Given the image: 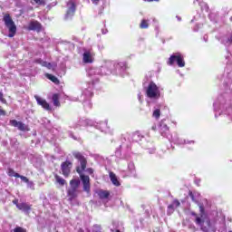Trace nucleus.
I'll return each mask as SVG.
<instances>
[{"label":"nucleus","mask_w":232,"mask_h":232,"mask_svg":"<svg viewBox=\"0 0 232 232\" xmlns=\"http://www.w3.org/2000/svg\"><path fill=\"white\" fill-rule=\"evenodd\" d=\"M198 208L199 216L192 212L193 217H195L197 226H199L200 229L204 232L217 231V223L209 220L208 214L204 210V206H202V204H198Z\"/></svg>","instance_id":"1"},{"label":"nucleus","mask_w":232,"mask_h":232,"mask_svg":"<svg viewBox=\"0 0 232 232\" xmlns=\"http://www.w3.org/2000/svg\"><path fill=\"white\" fill-rule=\"evenodd\" d=\"M72 155L80 162V166L77 167L76 171L80 175V179L83 184V191L90 193V176L82 174V171L86 170V158H84L81 152H73Z\"/></svg>","instance_id":"2"},{"label":"nucleus","mask_w":232,"mask_h":232,"mask_svg":"<svg viewBox=\"0 0 232 232\" xmlns=\"http://www.w3.org/2000/svg\"><path fill=\"white\" fill-rule=\"evenodd\" d=\"M82 126H93L96 130H100V131H102L103 133H108V131H110L107 121L97 122L90 119H81L73 123L71 128H72V130H77L78 128H82Z\"/></svg>","instance_id":"3"},{"label":"nucleus","mask_w":232,"mask_h":232,"mask_svg":"<svg viewBox=\"0 0 232 232\" xmlns=\"http://www.w3.org/2000/svg\"><path fill=\"white\" fill-rule=\"evenodd\" d=\"M145 95L147 99L155 102L160 99V92H162V88L157 85L154 82H150L147 87H144Z\"/></svg>","instance_id":"4"},{"label":"nucleus","mask_w":232,"mask_h":232,"mask_svg":"<svg viewBox=\"0 0 232 232\" xmlns=\"http://www.w3.org/2000/svg\"><path fill=\"white\" fill-rule=\"evenodd\" d=\"M167 64H169V66H173L174 64H177L179 68H184V66H186V62L184 61V54L180 53H172L169 58Z\"/></svg>","instance_id":"5"},{"label":"nucleus","mask_w":232,"mask_h":232,"mask_svg":"<svg viewBox=\"0 0 232 232\" xmlns=\"http://www.w3.org/2000/svg\"><path fill=\"white\" fill-rule=\"evenodd\" d=\"M4 23L9 32L8 37H14L15 34H17V26L10 14L4 15Z\"/></svg>","instance_id":"6"},{"label":"nucleus","mask_w":232,"mask_h":232,"mask_svg":"<svg viewBox=\"0 0 232 232\" xmlns=\"http://www.w3.org/2000/svg\"><path fill=\"white\" fill-rule=\"evenodd\" d=\"M113 68H115V62L105 61L99 68L101 75H113Z\"/></svg>","instance_id":"7"},{"label":"nucleus","mask_w":232,"mask_h":232,"mask_svg":"<svg viewBox=\"0 0 232 232\" xmlns=\"http://www.w3.org/2000/svg\"><path fill=\"white\" fill-rule=\"evenodd\" d=\"M115 66L112 68L113 75H120L124 77L126 75V70H128V64L125 62H114Z\"/></svg>","instance_id":"8"},{"label":"nucleus","mask_w":232,"mask_h":232,"mask_svg":"<svg viewBox=\"0 0 232 232\" xmlns=\"http://www.w3.org/2000/svg\"><path fill=\"white\" fill-rule=\"evenodd\" d=\"M93 95V92H92V88L89 87L88 89H83L82 92V97H83V107L85 110H90L92 108V102H90V98Z\"/></svg>","instance_id":"9"},{"label":"nucleus","mask_w":232,"mask_h":232,"mask_svg":"<svg viewBox=\"0 0 232 232\" xmlns=\"http://www.w3.org/2000/svg\"><path fill=\"white\" fill-rule=\"evenodd\" d=\"M101 71L99 68H89L87 69V77H89L92 84L99 82V77H101Z\"/></svg>","instance_id":"10"},{"label":"nucleus","mask_w":232,"mask_h":232,"mask_svg":"<svg viewBox=\"0 0 232 232\" xmlns=\"http://www.w3.org/2000/svg\"><path fill=\"white\" fill-rule=\"evenodd\" d=\"M72 167H73V163H72V161L70 160H65L61 164L62 175H63L65 179H67V177H70Z\"/></svg>","instance_id":"11"},{"label":"nucleus","mask_w":232,"mask_h":232,"mask_svg":"<svg viewBox=\"0 0 232 232\" xmlns=\"http://www.w3.org/2000/svg\"><path fill=\"white\" fill-rule=\"evenodd\" d=\"M75 14V2L73 0H70L67 3V12L65 14V19H72Z\"/></svg>","instance_id":"12"},{"label":"nucleus","mask_w":232,"mask_h":232,"mask_svg":"<svg viewBox=\"0 0 232 232\" xmlns=\"http://www.w3.org/2000/svg\"><path fill=\"white\" fill-rule=\"evenodd\" d=\"M9 124L11 126H14V128H17L20 131H30V128L28 125L23 123L22 121H17L16 120H11L9 121Z\"/></svg>","instance_id":"13"},{"label":"nucleus","mask_w":232,"mask_h":232,"mask_svg":"<svg viewBox=\"0 0 232 232\" xmlns=\"http://www.w3.org/2000/svg\"><path fill=\"white\" fill-rule=\"evenodd\" d=\"M171 141L174 142V144H178L179 146H182L184 144L193 146V144H195V140H183L177 135L171 138Z\"/></svg>","instance_id":"14"},{"label":"nucleus","mask_w":232,"mask_h":232,"mask_svg":"<svg viewBox=\"0 0 232 232\" xmlns=\"http://www.w3.org/2000/svg\"><path fill=\"white\" fill-rule=\"evenodd\" d=\"M34 99L39 106H42L44 110H46L47 111H52V107L50 106V103L46 102V100L39 97L38 95H34Z\"/></svg>","instance_id":"15"},{"label":"nucleus","mask_w":232,"mask_h":232,"mask_svg":"<svg viewBox=\"0 0 232 232\" xmlns=\"http://www.w3.org/2000/svg\"><path fill=\"white\" fill-rule=\"evenodd\" d=\"M218 41L221 43V44H224V46H231L232 44V32L227 33V34H224L219 37Z\"/></svg>","instance_id":"16"},{"label":"nucleus","mask_w":232,"mask_h":232,"mask_svg":"<svg viewBox=\"0 0 232 232\" xmlns=\"http://www.w3.org/2000/svg\"><path fill=\"white\" fill-rule=\"evenodd\" d=\"M225 105H226V99L223 96H219L214 102V111H218L219 110H223Z\"/></svg>","instance_id":"17"},{"label":"nucleus","mask_w":232,"mask_h":232,"mask_svg":"<svg viewBox=\"0 0 232 232\" xmlns=\"http://www.w3.org/2000/svg\"><path fill=\"white\" fill-rule=\"evenodd\" d=\"M159 131L162 137H168V135H169V127H168L164 121L160 122Z\"/></svg>","instance_id":"18"},{"label":"nucleus","mask_w":232,"mask_h":232,"mask_svg":"<svg viewBox=\"0 0 232 232\" xmlns=\"http://www.w3.org/2000/svg\"><path fill=\"white\" fill-rule=\"evenodd\" d=\"M17 209L23 211L25 215H28L30 211H32V205L26 202H22L20 205H17Z\"/></svg>","instance_id":"19"},{"label":"nucleus","mask_w":232,"mask_h":232,"mask_svg":"<svg viewBox=\"0 0 232 232\" xmlns=\"http://www.w3.org/2000/svg\"><path fill=\"white\" fill-rule=\"evenodd\" d=\"M83 63L86 64L93 63V53L92 51H85L83 53Z\"/></svg>","instance_id":"20"},{"label":"nucleus","mask_w":232,"mask_h":232,"mask_svg":"<svg viewBox=\"0 0 232 232\" xmlns=\"http://www.w3.org/2000/svg\"><path fill=\"white\" fill-rule=\"evenodd\" d=\"M27 30L39 32V30H41V24L37 21H33L29 24Z\"/></svg>","instance_id":"21"},{"label":"nucleus","mask_w":232,"mask_h":232,"mask_svg":"<svg viewBox=\"0 0 232 232\" xmlns=\"http://www.w3.org/2000/svg\"><path fill=\"white\" fill-rule=\"evenodd\" d=\"M77 195H79V189H76V188L68 189V197H69L70 202H72L73 198H77Z\"/></svg>","instance_id":"22"},{"label":"nucleus","mask_w":232,"mask_h":232,"mask_svg":"<svg viewBox=\"0 0 232 232\" xmlns=\"http://www.w3.org/2000/svg\"><path fill=\"white\" fill-rule=\"evenodd\" d=\"M35 63H37V64H41V66H44V68H47L48 70H53V65L51 63L44 62L41 59L35 60Z\"/></svg>","instance_id":"23"},{"label":"nucleus","mask_w":232,"mask_h":232,"mask_svg":"<svg viewBox=\"0 0 232 232\" xmlns=\"http://www.w3.org/2000/svg\"><path fill=\"white\" fill-rule=\"evenodd\" d=\"M110 179H111V182H112V184L114 186H121V181H119V179H117V176L115 175V173L113 172H110Z\"/></svg>","instance_id":"24"},{"label":"nucleus","mask_w":232,"mask_h":232,"mask_svg":"<svg viewBox=\"0 0 232 232\" xmlns=\"http://www.w3.org/2000/svg\"><path fill=\"white\" fill-rule=\"evenodd\" d=\"M81 185V180L79 179H72L70 181V189H79V186Z\"/></svg>","instance_id":"25"},{"label":"nucleus","mask_w":232,"mask_h":232,"mask_svg":"<svg viewBox=\"0 0 232 232\" xmlns=\"http://www.w3.org/2000/svg\"><path fill=\"white\" fill-rule=\"evenodd\" d=\"M98 195L102 200H108L110 198V192L106 190H100Z\"/></svg>","instance_id":"26"},{"label":"nucleus","mask_w":232,"mask_h":232,"mask_svg":"<svg viewBox=\"0 0 232 232\" xmlns=\"http://www.w3.org/2000/svg\"><path fill=\"white\" fill-rule=\"evenodd\" d=\"M60 96L59 93H54L52 96V101L53 102V106H61V102H59Z\"/></svg>","instance_id":"27"},{"label":"nucleus","mask_w":232,"mask_h":232,"mask_svg":"<svg viewBox=\"0 0 232 232\" xmlns=\"http://www.w3.org/2000/svg\"><path fill=\"white\" fill-rule=\"evenodd\" d=\"M180 206V202L177 199H175L171 205H169L168 210L169 211H173L175 208H179Z\"/></svg>","instance_id":"28"},{"label":"nucleus","mask_w":232,"mask_h":232,"mask_svg":"<svg viewBox=\"0 0 232 232\" xmlns=\"http://www.w3.org/2000/svg\"><path fill=\"white\" fill-rule=\"evenodd\" d=\"M54 179L60 186H64V184H66V180L59 175H54Z\"/></svg>","instance_id":"29"},{"label":"nucleus","mask_w":232,"mask_h":232,"mask_svg":"<svg viewBox=\"0 0 232 232\" xmlns=\"http://www.w3.org/2000/svg\"><path fill=\"white\" fill-rule=\"evenodd\" d=\"M128 173H127V177H130L131 175V173H133V171H135V164L133 162H129L128 164Z\"/></svg>","instance_id":"30"},{"label":"nucleus","mask_w":232,"mask_h":232,"mask_svg":"<svg viewBox=\"0 0 232 232\" xmlns=\"http://www.w3.org/2000/svg\"><path fill=\"white\" fill-rule=\"evenodd\" d=\"M45 76L47 77V79H49V81L54 82V84H59V79H57V77H55L54 75L46 73Z\"/></svg>","instance_id":"31"},{"label":"nucleus","mask_w":232,"mask_h":232,"mask_svg":"<svg viewBox=\"0 0 232 232\" xmlns=\"http://www.w3.org/2000/svg\"><path fill=\"white\" fill-rule=\"evenodd\" d=\"M189 197L192 198L193 202L198 204V197H200V194H193L192 192H190Z\"/></svg>","instance_id":"32"},{"label":"nucleus","mask_w":232,"mask_h":232,"mask_svg":"<svg viewBox=\"0 0 232 232\" xmlns=\"http://www.w3.org/2000/svg\"><path fill=\"white\" fill-rule=\"evenodd\" d=\"M8 175L9 177H15L16 179H18V177H21L19 173H16L15 171H14V169H11L8 170Z\"/></svg>","instance_id":"33"},{"label":"nucleus","mask_w":232,"mask_h":232,"mask_svg":"<svg viewBox=\"0 0 232 232\" xmlns=\"http://www.w3.org/2000/svg\"><path fill=\"white\" fill-rule=\"evenodd\" d=\"M152 117H154V119H159V117H160V110L155 109Z\"/></svg>","instance_id":"34"},{"label":"nucleus","mask_w":232,"mask_h":232,"mask_svg":"<svg viewBox=\"0 0 232 232\" xmlns=\"http://www.w3.org/2000/svg\"><path fill=\"white\" fill-rule=\"evenodd\" d=\"M26 184H27V188H29V189H35V184H34V181H30V179H29Z\"/></svg>","instance_id":"35"},{"label":"nucleus","mask_w":232,"mask_h":232,"mask_svg":"<svg viewBox=\"0 0 232 232\" xmlns=\"http://www.w3.org/2000/svg\"><path fill=\"white\" fill-rule=\"evenodd\" d=\"M199 6L201 7V10H206L208 11V4L204 3V2H199Z\"/></svg>","instance_id":"36"},{"label":"nucleus","mask_w":232,"mask_h":232,"mask_svg":"<svg viewBox=\"0 0 232 232\" xmlns=\"http://www.w3.org/2000/svg\"><path fill=\"white\" fill-rule=\"evenodd\" d=\"M149 24H148V20H142L141 24H140V28H148Z\"/></svg>","instance_id":"37"},{"label":"nucleus","mask_w":232,"mask_h":232,"mask_svg":"<svg viewBox=\"0 0 232 232\" xmlns=\"http://www.w3.org/2000/svg\"><path fill=\"white\" fill-rule=\"evenodd\" d=\"M14 232H26V230L21 227H17L14 229Z\"/></svg>","instance_id":"38"},{"label":"nucleus","mask_w":232,"mask_h":232,"mask_svg":"<svg viewBox=\"0 0 232 232\" xmlns=\"http://www.w3.org/2000/svg\"><path fill=\"white\" fill-rule=\"evenodd\" d=\"M69 136L73 139V140H79V138L75 135H73V133L72 131H69Z\"/></svg>","instance_id":"39"},{"label":"nucleus","mask_w":232,"mask_h":232,"mask_svg":"<svg viewBox=\"0 0 232 232\" xmlns=\"http://www.w3.org/2000/svg\"><path fill=\"white\" fill-rule=\"evenodd\" d=\"M18 179H21V180L23 181V182H25V184L28 182V178H26V177H24V176H21L20 175V177H18Z\"/></svg>","instance_id":"40"},{"label":"nucleus","mask_w":232,"mask_h":232,"mask_svg":"<svg viewBox=\"0 0 232 232\" xmlns=\"http://www.w3.org/2000/svg\"><path fill=\"white\" fill-rule=\"evenodd\" d=\"M87 173H89V175H93V169L89 168L86 169Z\"/></svg>","instance_id":"41"},{"label":"nucleus","mask_w":232,"mask_h":232,"mask_svg":"<svg viewBox=\"0 0 232 232\" xmlns=\"http://www.w3.org/2000/svg\"><path fill=\"white\" fill-rule=\"evenodd\" d=\"M13 204H14V206H16V208H17V206H20L21 203H19L18 199H14Z\"/></svg>","instance_id":"42"},{"label":"nucleus","mask_w":232,"mask_h":232,"mask_svg":"<svg viewBox=\"0 0 232 232\" xmlns=\"http://www.w3.org/2000/svg\"><path fill=\"white\" fill-rule=\"evenodd\" d=\"M0 101L1 102H6V100L3 98V92H0Z\"/></svg>","instance_id":"43"},{"label":"nucleus","mask_w":232,"mask_h":232,"mask_svg":"<svg viewBox=\"0 0 232 232\" xmlns=\"http://www.w3.org/2000/svg\"><path fill=\"white\" fill-rule=\"evenodd\" d=\"M92 5H99V1L101 0H91Z\"/></svg>","instance_id":"44"},{"label":"nucleus","mask_w":232,"mask_h":232,"mask_svg":"<svg viewBox=\"0 0 232 232\" xmlns=\"http://www.w3.org/2000/svg\"><path fill=\"white\" fill-rule=\"evenodd\" d=\"M138 99L140 102H142V95L140 93L138 94Z\"/></svg>","instance_id":"45"},{"label":"nucleus","mask_w":232,"mask_h":232,"mask_svg":"<svg viewBox=\"0 0 232 232\" xmlns=\"http://www.w3.org/2000/svg\"><path fill=\"white\" fill-rule=\"evenodd\" d=\"M102 33L103 34H108V29H102Z\"/></svg>","instance_id":"46"},{"label":"nucleus","mask_w":232,"mask_h":232,"mask_svg":"<svg viewBox=\"0 0 232 232\" xmlns=\"http://www.w3.org/2000/svg\"><path fill=\"white\" fill-rule=\"evenodd\" d=\"M194 32H198V25H196V26L194 27Z\"/></svg>","instance_id":"47"},{"label":"nucleus","mask_w":232,"mask_h":232,"mask_svg":"<svg viewBox=\"0 0 232 232\" xmlns=\"http://www.w3.org/2000/svg\"><path fill=\"white\" fill-rule=\"evenodd\" d=\"M137 137H139V133L133 135V139H137Z\"/></svg>","instance_id":"48"},{"label":"nucleus","mask_w":232,"mask_h":232,"mask_svg":"<svg viewBox=\"0 0 232 232\" xmlns=\"http://www.w3.org/2000/svg\"><path fill=\"white\" fill-rule=\"evenodd\" d=\"M178 21H182V18H180V16H176Z\"/></svg>","instance_id":"49"},{"label":"nucleus","mask_w":232,"mask_h":232,"mask_svg":"<svg viewBox=\"0 0 232 232\" xmlns=\"http://www.w3.org/2000/svg\"><path fill=\"white\" fill-rule=\"evenodd\" d=\"M115 153H116L117 156L121 155V152L119 150H116Z\"/></svg>","instance_id":"50"},{"label":"nucleus","mask_w":232,"mask_h":232,"mask_svg":"<svg viewBox=\"0 0 232 232\" xmlns=\"http://www.w3.org/2000/svg\"><path fill=\"white\" fill-rule=\"evenodd\" d=\"M200 183V180H196V184L198 186V184Z\"/></svg>","instance_id":"51"},{"label":"nucleus","mask_w":232,"mask_h":232,"mask_svg":"<svg viewBox=\"0 0 232 232\" xmlns=\"http://www.w3.org/2000/svg\"><path fill=\"white\" fill-rule=\"evenodd\" d=\"M144 1L151 2V1H159V0H144Z\"/></svg>","instance_id":"52"},{"label":"nucleus","mask_w":232,"mask_h":232,"mask_svg":"<svg viewBox=\"0 0 232 232\" xmlns=\"http://www.w3.org/2000/svg\"><path fill=\"white\" fill-rule=\"evenodd\" d=\"M206 42H208V36H204Z\"/></svg>","instance_id":"53"},{"label":"nucleus","mask_w":232,"mask_h":232,"mask_svg":"<svg viewBox=\"0 0 232 232\" xmlns=\"http://www.w3.org/2000/svg\"><path fill=\"white\" fill-rule=\"evenodd\" d=\"M34 3H39L41 0H34Z\"/></svg>","instance_id":"54"},{"label":"nucleus","mask_w":232,"mask_h":232,"mask_svg":"<svg viewBox=\"0 0 232 232\" xmlns=\"http://www.w3.org/2000/svg\"><path fill=\"white\" fill-rule=\"evenodd\" d=\"M152 130H157V127H156V126H153V127H152Z\"/></svg>","instance_id":"55"},{"label":"nucleus","mask_w":232,"mask_h":232,"mask_svg":"<svg viewBox=\"0 0 232 232\" xmlns=\"http://www.w3.org/2000/svg\"><path fill=\"white\" fill-rule=\"evenodd\" d=\"M197 1H198V0H194V5H195V3H197Z\"/></svg>","instance_id":"56"},{"label":"nucleus","mask_w":232,"mask_h":232,"mask_svg":"<svg viewBox=\"0 0 232 232\" xmlns=\"http://www.w3.org/2000/svg\"><path fill=\"white\" fill-rule=\"evenodd\" d=\"M193 21H195V19H192V20H191V23H193Z\"/></svg>","instance_id":"57"},{"label":"nucleus","mask_w":232,"mask_h":232,"mask_svg":"<svg viewBox=\"0 0 232 232\" xmlns=\"http://www.w3.org/2000/svg\"><path fill=\"white\" fill-rule=\"evenodd\" d=\"M116 232H121V230H117Z\"/></svg>","instance_id":"58"},{"label":"nucleus","mask_w":232,"mask_h":232,"mask_svg":"<svg viewBox=\"0 0 232 232\" xmlns=\"http://www.w3.org/2000/svg\"><path fill=\"white\" fill-rule=\"evenodd\" d=\"M230 232H232V231H230Z\"/></svg>","instance_id":"59"}]
</instances>
